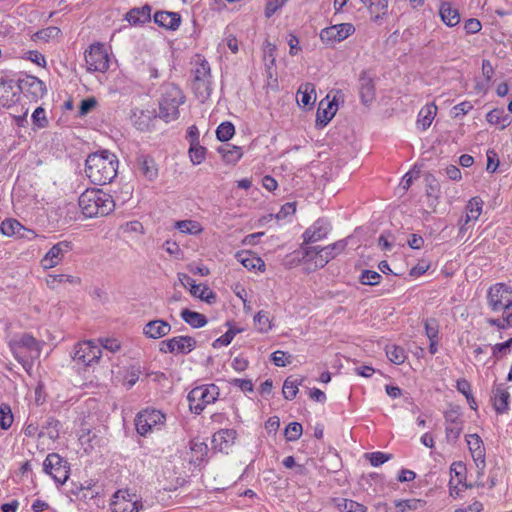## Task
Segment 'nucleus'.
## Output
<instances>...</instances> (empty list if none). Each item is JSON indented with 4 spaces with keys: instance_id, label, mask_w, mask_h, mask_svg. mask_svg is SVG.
Returning a JSON list of instances; mask_svg holds the SVG:
<instances>
[{
    "instance_id": "nucleus-61",
    "label": "nucleus",
    "mask_w": 512,
    "mask_h": 512,
    "mask_svg": "<svg viewBox=\"0 0 512 512\" xmlns=\"http://www.w3.org/2000/svg\"><path fill=\"white\" fill-rule=\"evenodd\" d=\"M97 105V101L94 97H89L81 101L79 107V115L84 116L88 114Z\"/></svg>"
},
{
    "instance_id": "nucleus-14",
    "label": "nucleus",
    "mask_w": 512,
    "mask_h": 512,
    "mask_svg": "<svg viewBox=\"0 0 512 512\" xmlns=\"http://www.w3.org/2000/svg\"><path fill=\"white\" fill-rule=\"evenodd\" d=\"M72 243L64 240L53 245L50 250L41 259V265L44 269H50L60 264L64 256L72 250Z\"/></svg>"
},
{
    "instance_id": "nucleus-35",
    "label": "nucleus",
    "mask_w": 512,
    "mask_h": 512,
    "mask_svg": "<svg viewBox=\"0 0 512 512\" xmlns=\"http://www.w3.org/2000/svg\"><path fill=\"white\" fill-rule=\"evenodd\" d=\"M488 123L500 125V129H504L509 126L512 122L510 115L506 114L502 109H493L486 115Z\"/></svg>"
},
{
    "instance_id": "nucleus-3",
    "label": "nucleus",
    "mask_w": 512,
    "mask_h": 512,
    "mask_svg": "<svg viewBox=\"0 0 512 512\" xmlns=\"http://www.w3.org/2000/svg\"><path fill=\"white\" fill-rule=\"evenodd\" d=\"M43 344L32 335L23 334L11 344V349L16 360L28 370L32 367L33 360L40 356Z\"/></svg>"
},
{
    "instance_id": "nucleus-26",
    "label": "nucleus",
    "mask_w": 512,
    "mask_h": 512,
    "mask_svg": "<svg viewBox=\"0 0 512 512\" xmlns=\"http://www.w3.org/2000/svg\"><path fill=\"white\" fill-rule=\"evenodd\" d=\"M235 257L248 270L258 269L263 271L265 269L264 261L249 251L238 252Z\"/></svg>"
},
{
    "instance_id": "nucleus-21",
    "label": "nucleus",
    "mask_w": 512,
    "mask_h": 512,
    "mask_svg": "<svg viewBox=\"0 0 512 512\" xmlns=\"http://www.w3.org/2000/svg\"><path fill=\"white\" fill-rule=\"evenodd\" d=\"M237 432L234 429H221L212 437L213 447L220 452H227L234 444Z\"/></svg>"
},
{
    "instance_id": "nucleus-56",
    "label": "nucleus",
    "mask_w": 512,
    "mask_h": 512,
    "mask_svg": "<svg viewBox=\"0 0 512 512\" xmlns=\"http://www.w3.org/2000/svg\"><path fill=\"white\" fill-rule=\"evenodd\" d=\"M32 121L38 128H45L48 125V120L45 115V110L42 107H38L32 114Z\"/></svg>"
},
{
    "instance_id": "nucleus-58",
    "label": "nucleus",
    "mask_w": 512,
    "mask_h": 512,
    "mask_svg": "<svg viewBox=\"0 0 512 512\" xmlns=\"http://www.w3.org/2000/svg\"><path fill=\"white\" fill-rule=\"evenodd\" d=\"M388 8V0H374L370 9L371 14H376L375 19L380 18V14H385Z\"/></svg>"
},
{
    "instance_id": "nucleus-33",
    "label": "nucleus",
    "mask_w": 512,
    "mask_h": 512,
    "mask_svg": "<svg viewBox=\"0 0 512 512\" xmlns=\"http://www.w3.org/2000/svg\"><path fill=\"white\" fill-rule=\"evenodd\" d=\"M509 393L502 386H498L493 391V406L498 413H504L508 409Z\"/></svg>"
},
{
    "instance_id": "nucleus-24",
    "label": "nucleus",
    "mask_w": 512,
    "mask_h": 512,
    "mask_svg": "<svg viewBox=\"0 0 512 512\" xmlns=\"http://www.w3.org/2000/svg\"><path fill=\"white\" fill-rule=\"evenodd\" d=\"M151 6L146 4L142 7H136L130 9L125 16V19L131 25H141L151 20Z\"/></svg>"
},
{
    "instance_id": "nucleus-11",
    "label": "nucleus",
    "mask_w": 512,
    "mask_h": 512,
    "mask_svg": "<svg viewBox=\"0 0 512 512\" xmlns=\"http://www.w3.org/2000/svg\"><path fill=\"white\" fill-rule=\"evenodd\" d=\"M164 421L165 415L161 411L145 409L138 413L135 419V426L141 436H146L152 432L154 427L162 425Z\"/></svg>"
},
{
    "instance_id": "nucleus-23",
    "label": "nucleus",
    "mask_w": 512,
    "mask_h": 512,
    "mask_svg": "<svg viewBox=\"0 0 512 512\" xmlns=\"http://www.w3.org/2000/svg\"><path fill=\"white\" fill-rule=\"evenodd\" d=\"M154 22L167 30H176L180 23L181 17L177 12L158 11L154 14Z\"/></svg>"
},
{
    "instance_id": "nucleus-49",
    "label": "nucleus",
    "mask_w": 512,
    "mask_h": 512,
    "mask_svg": "<svg viewBox=\"0 0 512 512\" xmlns=\"http://www.w3.org/2000/svg\"><path fill=\"white\" fill-rule=\"evenodd\" d=\"M364 457L369 460L370 464L374 467H378L385 462L389 461L392 458L391 454H386L384 452H371L365 453Z\"/></svg>"
},
{
    "instance_id": "nucleus-62",
    "label": "nucleus",
    "mask_w": 512,
    "mask_h": 512,
    "mask_svg": "<svg viewBox=\"0 0 512 512\" xmlns=\"http://www.w3.org/2000/svg\"><path fill=\"white\" fill-rule=\"evenodd\" d=\"M473 105L469 101H464L453 107V114L455 118L466 115L471 109Z\"/></svg>"
},
{
    "instance_id": "nucleus-2",
    "label": "nucleus",
    "mask_w": 512,
    "mask_h": 512,
    "mask_svg": "<svg viewBox=\"0 0 512 512\" xmlns=\"http://www.w3.org/2000/svg\"><path fill=\"white\" fill-rule=\"evenodd\" d=\"M79 207L87 218L102 217L111 213L115 203L111 195L101 189H87L79 197Z\"/></svg>"
},
{
    "instance_id": "nucleus-41",
    "label": "nucleus",
    "mask_w": 512,
    "mask_h": 512,
    "mask_svg": "<svg viewBox=\"0 0 512 512\" xmlns=\"http://www.w3.org/2000/svg\"><path fill=\"white\" fill-rule=\"evenodd\" d=\"M121 491L115 493L114 497L117 499L112 502L113 512H138L136 502L126 501L124 498L119 500V494Z\"/></svg>"
},
{
    "instance_id": "nucleus-59",
    "label": "nucleus",
    "mask_w": 512,
    "mask_h": 512,
    "mask_svg": "<svg viewBox=\"0 0 512 512\" xmlns=\"http://www.w3.org/2000/svg\"><path fill=\"white\" fill-rule=\"evenodd\" d=\"M193 296L198 297L199 299L206 301L209 304L215 302V300H216L215 293L208 286L200 285V290L198 291V295H193Z\"/></svg>"
},
{
    "instance_id": "nucleus-53",
    "label": "nucleus",
    "mask_w": 512,
    "mask_h": 512,
    "mask_svg": "<svg viewBox=\"0 0 512 512\" xmlns=\"http://www.w3.org/2000/svg\"><path fill=\"white\" fill-rule=\"evenodd\" d=\"M424 327L426 336L429 340L438 339L439 323L435 318L426 319Z\"/></svg>"
},
{
    "instance_id": "nucleus-54",
    "label": "nucleus",
    "mask_w": 512,
    "mask_h": 512,
    "mask_svg": "<svg viewBox=\"0 0 512 512\" xmlns=\"http://www.w3.org/2000/svg\"><path fill=\"white\" fill-rule=\"evenodd\" d=\"M291 356L287 355L286 352L278 350L271 354V360L274 363V365L278 367H285L288 364L291 363L290 360Z\"/></svg>"
},
{
    "instance_id": "nucleus-40",
    "label": "nucleus",
    "mask_w": 512,
    "mask_h": 512,
    "mask_svg": "<svg viewBox=\"0 0 512 512\" xmlns=\"http://www.w3.org/2000/svg\"><path fill=\"white\" fill-rule=\"evenodd\" d=\"M482 205H483V201L478 197L472 198L468 202V204L466 206L467 213H466L465 224H467L471 220H477L479 218V216L482 212Z\"/></svg>"
},
{
    "instance_id": "nucleus-45",
    "label": "nucleus",
    "mask_w": 512,
    "mask_h": 512,
    "mask_svg": "<svg viewBox=\"0 0 512 512\" xmlns=\"http://www.w3.org/2000/svg\"><path fill=\"white\" fill-rule=\"evenodd\" d=\"M14 417L11 407L8 404L2 403L0 405V427L7 430L11 427Z\"/></svg>"
},
{
    "instance_id": "nucleus-22",
    "label": "nucleus",
    "mask_w": 512,
    "mask_h": 512,
    "mask_svg": "<svg viewBox=\"0 0 512 512\" xmlns=\"http://www.w3.org/2000/svg\"><path fill=\"white\" fill-rule=\"evenodd\" d=\"M467 444L477 468L483 469L485 466V452L482 439L477 434L467 436Z\"/></svg>"
},
{
    "instance_id": "nucleus-10",
    "label": "nucleus",
    "mask_w": 512,
    "mask_h": 512,
    "mask_svg": "<svg viewBox=\"0 0 512 512\" xmlns=\"http://www.w3.org/2000/svg\"><path fill=\"white\" fill-rule=\"evenodd\" d=\"M197 346V341L191 336H176L159 343V351L162 353L188 354Z\"/></svg>"
},
{
    "instance_id": "nucleus-51",
    "label": "nucleus",
    "mask_w": 512,
    "mask_h": 512,
    "mask_svg": "<svg viewBox=\"0 0 512 512\" xmlns=\"http://www.w3.org/2000/svg\"><path fill=\"white\" fill-rule=\"evenodd\" d=\"M59 427L60 422L53 417H49L46 420L43 429L47 430L46 434L51 440H56L59 438Z\"/></svg>"
},
{
    "instance_id": "nucleus-6",
    "label": "nucleus",
    "mask_w": 512,
    "mask_h": 512,
    "mask_svg": "<svg viewBox=\"0 0 512 512\" xmlns=\"http://www.w3.org/2000/svg\"><path fill=\"white\" fill-rule=\"evenodd\" d=\"M192 87L196 95L202 100L207 99L211 94V68L209 63L200 56H197L195 68L193 70Z\"/></svg>"
},
{
    "instance_id": "nucleus-20",
    "label": "nucleus",
    "mask_w": 512,
    "mask_h": 512,
    "mask_svg": "<svg viewBox=\"0 0 512 512\" xmlns=\"http://www.w3.org/2000/svg\"><path fill=\"white\" fill-rule=\"evenodd\" d=\"M22 231L31 234L32 237L36 236L33 230L25 228L15 218H7L0 224V234L7 237L18 236L20 238H29L28 236L21 233Z\"/></svg>"
},
{
    "instance_id": "nucleus-9",
    "label": "nucleus",
    "mask_w": 512,
    "mask_h": 512,
    "mask_svg": "<svg viewBox=\"0 0 512 512\" xmlns=\"http://www.w3.org/2000/svg\"><path fill=\"white\" fill-rule=\"evenodd\" d=\"M85 62L90 72H106L109 69V56L104 45L92 44L85 53Z\"/></svg>"
},
{
    "instance_id": "nucleus-17",
    "label": "nucleus",
    "mask_w": 512,
    "mask_h": 512,
    "mask_svg": "<svg viewBox=\"0 0 512 512\" xmlns=\"http://www.w3.org/2000/svg\"><path fill=\"white\" fill-rule=\"evenodd\" d=\"M331 229L330 223L323 218L316 220L303 233L304 244L315 243L324 239Z\"/></svg>"
},
{
    "instance_id": "nucleus-31",
    "label": "nucleus",
    "mask_w": 512,
    "mask_h": 512,
    "mask_svg": "<svg viewBox=\"0 0 512 512\" xmlns=\"http://www.w3.org/2000/svg\"><path fill=\"white\" fill-rule=\"evenodd\" d=\"M217 150L227 164L237 163L243 155L241 147L231 144L221 145Z\"/></svg>"
},
{
    "instance_id": "nucleus-8",
    "label": "nucleus",
    "mask_w": 512,
    "mask_h": 512,
    "mask_svg": "<svg viewBox=\"0 0 512 512\" xmlns=\"http://www.w3.org/2000/svg\"><path fill=\"white\" fill-rule=\"evenodd\" d=\"M102 355V349L93 341H82L75 345L72 358L79 364L92 366L98 363Z\"/></svg>"
},
{
    "instance_id": "nucleus-4",
    "label": "nucleus",
    "mask_w": 512,
    "mask_h": 512,
    "mask_svg": "<svg viewBox=\"0 0 512 512\" xmlns=\"http://www.w3.org/2000/svg\"><path fill=\"white\" fill-rule=\"evenodd\" d=\"M183 103L182 91L177 86H168L159 103V117L166 122L176 120L179 116V106Z\"/></svg>"
},
{
    "instance_id": "nucleus-5",
    "label": "nucleus",
    "mask_w": 512,
    "mask_h": 512,
    "mask_svg": "<svg viewBox=\"0 0 512 512\" xmlns=\"http://www.w3.org/2000/svg\"><path fill=\"white\" fill-rule=\"evenodd\" d=\"M219 394V388L215 384L193 388L187 396L190 410L195 414H200L208 404L214 403L218 399Z\"/></svg>"
},
{
    "instance_id": "nucleus-37",
    "label": "nucleus",
    "mask_w": 512,
    "mask_h": 512,
    "mask_svg": "<svg viewBox=\"0 0 512 512\" xmlns=\"http://www.w3.org/2000/svg\"><path fill=\"white\" fill-rule=\"evenodd\" d=\"M336 507L342 512H366L367 508L361 503L354 500L337 498L335 499Z\"/></svg>"
},
{
    "instance_id": "nucleus-15",
    "label": "nucleus",
    "mask_w": 512,
    "mask_h": 512,
    "mask_svg": "<svg viewBox=\"0 0 512 512\" xmlns=\"http://www.w3.org/2000/svg\"><path fill=\"white\" fill-rule=\"evenodd\" d=\"M355 32L351 23H341L324 28L320 32V39L324 43L341 42Z\"/></svg>"
},
{
    "instance_id": "nucleus-60",
    "label": "nucleus",
    "mask_w": 512,
    "mask_h": 512,
    "mask_svg": "<svg viewBox=\"0 0 512 512\" xmlns=\"http://www.w3.org/2000/svg\"><path fill=\"white\" fill-rule=\"evenodd\" d=\"M287 0H267L265 7V16L270 18L278 9H280Z\"/></svg>"
},
{
    "instance_id": "nucleus-1",
    "label": "nucleus",
    "mask_w": 512,
    "mask_h": 512,
    "mask_svg": "<svg viewBox=\"0 0 512 512\" xmlns=\"http://www.w3.org/2000/svg\"><path fill=\"white\" fill-rule=\"evenodd\" d=\"M119 161L108 150L90 154L85 163V173L95 185L110 183L117 175Z\"/></svg>"
},
{
    "instance_id": "nucleus-34",
    "label": "nucleus",
    "mask_w": 512,
    "mask_h": 512,
    "mask_svg": "<svg viewBox=\"0 0 512 512\" xmlns=\"http://www.w3.org/2000/svg\"><path fill=\"white\" fill-rule=\"evenodd\" d=\"M181 318L193 328L204 327L208 322L204 314L191 311L187 308L182 309Z\"/></svg>"
},
{
    "instance_id": "nucleus-42",
    "label": "nucleus",
    "mask_w": 512,
    "mask_h": 512,
    "mask_svg": "<svg viewBox=\"0 0 512 512\" xmlns=\"http://www.w3.org/2000/svg\"><path fill=\"white\" fill-rule=\"evenodd\" d=\"M386 355L388 359L397 365L404 363L406 359L405 350L397 345H387L386 346Z\"/></svg>"
},
{
    "instance_id": "nucleus-38",
    "label": "nucleus",
    "mask_w": 512,
    "mask_h": 512,
    "mask_svg": "<svg viewBox=\"0 0 512 512\" xmlns=\"http://www.w3.org/2000/svg\"><path fill=\"white\" fill-rule=\"evenodd\" d=\"M360 96L364 104H368L374 97V85L372 80L365 76V73L360 78Z\"/></svg>"
},
{
    "instance_id": "nucleus-27",
    "label": "nucleus",
    "mask_w": 512,
    "mask_h": 512,
    "mask_svg": "<svg viewBox=\"0 0 512 512\" xmlns=\"http://www.w3.org/2000/svg\"><path fill=\"white\" fill-rule=\"evenodd\" d=\"M297 95V102L299 105L303 107L312 106L316 100L314 84L310 82L301 84L298 88Z\"/></svg>"
},
{
    "instance_id": "nucleus-50",
    "label": "nucleus",
    "mask_w": 512,
    "mask_h": 512,
    "mask_svg": "<svg viewBox=\"0 0 512 512\" xmlns=\"http://www.w3.org/2000/svg\"><path fill=\"white\" fill-rule=\"evenodd\" d=\"M302 425L298 422H291L285 429V438L287 441H296L302 435Z\"/></svg>"
},
{
    "instance_id": "nucleus-64",
    "label": "nucleus",
    "mask_w": 512,
    "mask_h": 512,
    "mask_svg": "<svg viewBox=\"0 0 512 512\" xmlns=\"http://www.w3.org/2000/svg\"><path fill=\"white\" fill-rule=\"evenodd\" d=\"M482 28L480 21L476 18L468 19L464 24V29L468 34L478 33Z\"/></svg>"
},
{
    "instance_id": "nucleus-18",
    "label": "nucleus",
    "mask_w": 512,
    "mask_h": 512,
    "mask_svg": "<svg viewBox=\"0 0 512 512\" xmlns=\"http://www.w3.org/2000/svg\"><path fill=\"white\" fill-rule=\"evenodd\" d=\"M136 165L139 172L148 181H154L158 177V166L150 155L138 154L136 157Z\"/></svg>"
},
{
    "instance_id": "nucleus-25",
    "label": "nucleus",
    "mask_w": 512,
    "mask_h": 512,
    "mask_svg": "<svg viewBox=\"0 0 512 512\" xmlns=\"http://www.w3.org/2000/svg\"><path fill=\"white\" fill-rule=\"evenodd\" d=\"M347 243L345 240H339L333 244L322 247L319 251V259L321 266L327 264L330 260L334 259L337 255L344 251Z\"/></svg>"
},
{
    "instance_id": "nucleus-47",
    "label": "nucleus",
    "mask_w": 512,
    "mask_h": 512,
    "mask_svg": "<svg viewBox=\"0 0 512 512\" xmlns=\"http://www.w3.org/2000/svg\"><path fill=\"white\" fill-rule=\"evenodd\" d=\"M206 148L198 142L190 144L189 156L193 164H200L205 159Z\"/></svg>"
},
{
    "instance_id": "nucleus-46",
    "label": "nucleus",
    "mask_w": 512,
    "mask_h": 512,
    "mask_svg": "<svg viewBox=\"0 0 512 512\" xmlns=\"http://www.w3.org/2000/svg\"><path fill=\"white\" fill-rule=\"evenodd\" d=\"M254 323L257 330L261 333H266L271 329V321L268 312L259 311L254 317Z\"/></svg>"
},
{
    "instance_id": "nucleus-13",
    "label": "nucleus",
    "mask_w": 512,
    "mask_h": 512,
    "mask_svg": "<svg viewBox=\"0 0 512 512\" xmlns=\"http://www.w3.org/2000/svg\"><path fill=\"white\" fill-rule=\"evenodd\" d=\"M17 87L21 93L33 101H38L46 94V86L39 78L31 75L17 81Z\"/></svg>"
},
{
    "instance_id": "nucleus-44",
    "label": "nucleus",
    "mask_w": 512,
    "mask_h": 512,
    "mask_svg": "<svg viewBox=\"0 0 512 512\" xmlns=\"http://www.w3.org/2000/svg\"><path fill=\"white\" fill-rule=\"evenodd\" d=\"M235 133L234 125L231 122H223L216 129L217 139L221 142L230 140Z\"/></svg>"
},
{
    "instance_id": "nucleus-57",
    "label": "nucleus",
    "mask_w": 512,
    "mask_h": 512,
    "mask_svg": "<svg viewBox=\"0 0 512 512\" xmlns=\"http://www.w3.org/2000/svg\"><path fill=\"white\" fill-rule=\"evenodd\" d=\"M60 33V29L54 26L42 29L35 33V38L39 40L48 41L50 38H54L58 36Z\"/></svg>"
},
{
    "instance_id": "nucleus-43",
    "label": "nucleus",
    "mask_w": 512,
    "mask_h": 512,
    "mask_svg": "<svg viewBox=\"0 0 512 512\" xmlns=\"http://www.w3.org/2000/svg\"><path fill=\"white\" fill-rule=\"evenodd\" d=\"M175 228L184 234H199L202 231L200 224L193 220L177 221Z\"/></svg>"
},
{
    "instance_id": "nucleus-48",
    "label": "nucleus",
    "mask_w": 512,
    "mask_h": 512,
    "mask_svg": "<svg viewBox=\"0 0 512 512\" xmlns=\"http://www.w3.org/2000/svg\"><path fill=\"white\" fill-rule=\"evenodd\" d=\"M425 502L419 499L399 500L395 502V506L401 511L417 510L424 506Z\"/></svg>"
},
{
    "instance_id": "nucleus-32",
    "label": "nucleus",
    "mask_w": 512,
    "mask_h": 512,
    "mask_svg": "<svg viewBox=\"0 0 512 512\" xmlns=\"http://www.w3.org/2000/svg\"><path fill=\"white\" fill-rule=\"evenodd\" d=\"M439 13L442 21L447 26L453 27L460 22V15L458 10L453 8L450 3H442L440 6Z\"/></svg>"
},
{
    "instance_id": "nucleus-16",
    "label": "nucleus",
    "mask_w": 512,
    "mask_h": 512,
    "mask_svg": "<svg viewBox=\"0 0 512 512\" xmlns=\"http://www.w3.org/2000/svg\"><path fill=\"white\" fill-rule=\"evenodd\" d=\"M510 294H512V289L504 283H497L490 287L488 291V301L492 310H503L507 300H510Z\"/></svg>"
},
{
    "instance_id": "nucleus-30",
    "label": "nucleus",
    "mask_w": 512,
    "mask_h": 512,
    "mask_svg": "<svg viewBox=\"0 0 512 512\" xmlns=\"http://www.w3.org/2000/svg\"><path fill=\"white\" fill-rule=\"evenodd\" d=\"M191 450V458L190 463L194 465H200L208 452V446L205 442L200 441L199 439H193L189 443Z\"/></svg>"
},
{
    "instance_id": "nucleus-55",
    "label": "nucleus",
    "mask_w": 512,
    "mask_h": 512,
    "mask_svg": "<svg viewBox=\"0 0 512 512\" xmlns=\"http://www.w3.org/2000/svg\"><path fill=\"white\" fill-rule=\"evenodd\" d=\"M239 331L240 330L229 329L224 335L214 340L212 346L214 348H220L229 345Z\"/></svg>"
},
{
    "instance_id": "nucleus-19",
    "label": "nucleus",
    "mask_w": 512,
    "mask_h": 512,
    "mask_svg": "<svg viewBox=\"0 0 512 512\" xmlns=\"http://www.w3.org/2000/svg\"><path fill=\"white\" fill-rule=\"evenodd\" d=\"M170 331V323L162 319L151 320L143 327V334L150 339H160L168 335Z\"/></svg>"
},
{
    "instance_id": "nucleus-12",
    "label": "nucleus",
    "mask_w": 512,
    "mask_h": 512,
    "mask_svg": "<svg viewBox=\"0 0 512 512\" xmlns=\"http://www.w3.org/2000/svg\"><path fill=\"white\" fill-rule=\"evenodd\" d=\"M446 439L450 443H455L462 431L463 420L460 409L457 406H451L444 412Z\"/></svg>"
},
{
    "instance_id": "nucleus-29",
    "label": "nucleus",
    "mask_w": 512,
    "mask_h": 512,
    "mask_svg": "<svg viewBox=\"0 0 512 512\" xmlns=\"http://www.w3.org/2000/svg\"><path fill=\"white\" fill-rule=\"evenodd\" d=\"M437 113V106L434 103L425 105L418 113L417 125L426 130L432 124Z\"/></svg>"
},
{
    "instance_id": "nucleus-28",
    "label": "nucleus",
    "mask_w": 512,
    "mask_h": 512,
    "mask_svg": "<svg viewBox=\"0 0 512 512\" xmlns=\"http://www.w3.org/2000/svg\"><path fill=\"white\" fill-rule=\"evenodd\" d=\"M323 101L320 102L317 114H316V125L318 127H324L334 117L337 111V104L331 101L327 104L326 108H322Z\"/></svg>"
},
{
    "instance_id": "nucleus-7",
    "label": "nucleus",
    "mask_w": 512,
    "mask_h": 512,
    "mask_svg": "<svg viewBox=\"0 0 512 512\" xmlns=\"http://www.w3.org/2000/svg\"><path fill=\"white\" fill-rule=\"evenodd\" d=\"M43 470L46 474L50 475L57 484L63 485L69 478L70 464L59 454L50 453L43 462Z\"/></svg>"
},
{
    "instance_id": "nucleus-52",
    "label": "nucleus",
    "mask_w": 512,
    "mask_h": 512,
    "mask_svg": "<svg viewBox=\"0 0 512 512\" xmlns=\"http://www.w3.org/2000/svg\"><path fill=\"white\" fill-rule=\"evenodd\" d=\"M381 275L372 270H363L360 276V282L364 285L374 286L380 283Z\"/></svg>"
},
{
    "instance_id": "nucleus-36",
    "label": "nucleus",
    "mask_w": 512,
    "mask_h": 512,
    "mask_svg": "<svg viewBox=\"0 0 512 512\" xmlns=\"http://www.w3.org/2000/svg\"><path fill=\"white\" fill-rule=\"evenodd\" d=\"M64 283L80 284V278L66 274L48 275L46 278V284L50 289H57L60 284Z\"/></svg>"
},
{
    "instance_id": "nucleus-39",
    "label": "nucleus",
    "mask_w": 512,
    "mask_h": 512,
    "mask_svg": "<svg viewBox=\"0 0 512 512\" xmlns=\"http://www.w3.org/2000/svg\"><path fill=\"white\" fill-rule=\"evenodd\" d=\"M303 379H293L292 377H288L283 384L282 393L285 399L292 400L296 397L299 389V385H301Z\"/></svg>"
},
{
    "instance_id": "nucleus-63",
    "label": "nucleus",
    "mask_w": 512,
    "mask_h": 512,
    "mask_svg": "<svg viewBox=\"0 0 512 512\" xmlns=\"http://www.w3.org/2000/svg\"><path fill=\"white\" fill-rule=\"evenodd\" d=\"M295 212H296V206H295V203L288 202V203L284 204V205L281 207V209L279 210V212L276 214V218H277L278 220H280V219H285V218H287L288 216L293 215Z\"/></svg>"
}]
</instances>
